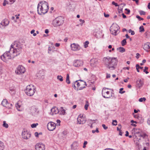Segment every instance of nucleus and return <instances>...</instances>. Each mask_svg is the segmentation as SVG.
I'll list each match as a JSON object with an SVG mask.
<instances>
[{
	"instance_id": "1",
	"label": "nucleus",
	"mask_w": 150,
	"mask_h": 150,
	"mask_svg": "<svg viewBox=\"0 0 150 150\" xmlns=\"http://www.w3.org/2000/svg\"><path fill=\"white\" fill-rule=\"evenodd\" d=\"M105 64L110 70H114L116 67L118 60L116 58L108 57L103 59Z\"/></svg>"
},
{
	"instance_id": "2",
	"label": "nucleus",
	"mask_w": 150,
	"mask_h": 150,
	"mask_svg": "<svg viewBox=\"0 0 150 150\" xmlns=\"http://www.w3.org/2000/svg\"><path fill=\"white\" fill-rule=\"evenodd\" d=\"M37 9L38 12L39 14H45L48 11V4L45 1H40L38 4Z\"/></svg>"
},
{
	"instance_id": "3",
	"label": "nucleus",
	"mask_w": 150,
	"mask_h": 150,
	"mask_svg": "<svg viewBox=\"0 0 150 150\" xmlns=\"http://www.w3.org/2000/svg\"><path fill=\"white\" fill-rule=\"evenodd\" d=\"M17 56L16 54H13L11 52V48L10 50L6 52L1 56V59L4 61H5L9 59H13L15 57Z\"/></svg>"
},
{
	"instance_id": "4",
	"label": "nucleus",
	"mask_w": 150,
	"mask_h": 150,
	"mask_svg": "<svg viewBox=\"0 0 150 150\" xmlns=\"http://www.w3.org/2000/svg\"><path fill=\"white\" fill-rule=\"evenodd\" d=\"M36 90L33 86L32 85L28 86L25 90V93L28 96H33Z\"/></svg>"
},
{
	"instance_id": "5",
	"label": "nucleus",
	"mask_w": 150,
	"mask_h": 150,
	"mask_svg": "<svg viewBox=\"0 0 150 150\" xmlns=\"http://www.w3.org/2000/svg\"><path fill=\"white\" fill-rule=\"evenodd\" d=\"M120 27L116 24H113L110 28L111 34L114 35H117L120 32Z\"/></svg>"
},
{
	"instance_id": "6",
	"label": "nucleus",
	"mask_w": 150,
	"mask_h": 150,
	"mask_svg": "<svg viewBox=\"0 0 150 150\" xmlns=\"http://www.w3.org/2000/svg\"><path fill=\"white\" fill-rule=\"evenodd\" d=\"M11 52H12L13 54L19 55L21 51L22 48L20 46H15L12 44L11 46Z\"/></svg>"
},
{
	"instance_id": "7",
	"label": "nucleus",
	"mask_w": 150,
	"mask_h": 150,
	"mask_svg": "<svg viewBox=\"0 0 150 150\" xmlns=\"http://www.w3.org/2000/svg\"><path fill=\"white\" fill-rule=\"evenodd\" d=\"M64 22L63 18L62 16H59L53 20L52 24L54 27L62 25Z\"/></svg>"
},
{
	"instance_id": "8",
	"label": "nucleus",
	"mask_w": 150,
	"mask_h": 150,
	"mask_svg": "<svg viewBox=\"0 0 150 150\" xmlns=\"http://www.w3.org/2000/svg\"><path fill=\"white\" fill-rule=\"evenodd\" d=\"M111 90L108 88H104L102 90V95L103 97L105 98H110L112 97V92L110 93V92L108 91V90Z\"/></svg>"
},
{
	"instance_id": "9",
	"label": "nucleus",
	"mask_w": 150,
	"mask_h": 150,
	"mask_svg": "<svg viewBox=\"0 0 150 150\" xmlns=\"http://www.w3.org/2000/svg\"><path fill=\"white\" fill-rule=\"evenodd\" d=\"M76 82L77 83V90H82L86 86V82L81 80L76 81Z\"/></svg>"
},
{
	"instance_id": "10",
	"label": "nucleus",
	"mask_w": 150,
	"mask_h": 150,
	"mask_svg": "<svg viewBox=\"0 0 150 150\" xmlns=\"http://www.w3.org/2000/svg\"><path fill=\"white\" fill-rule=\"evenodd\" d=\"M22 135L23 138L27 139L30 137L31 135L29 132L23 130L22 133Z\"/></svg>"
},
{
	"instance_id": "11",
	"label": "nucleus",
	"mask_w": 150,
	"mask_h": 150,
	"mask_svg": "<svg viewBox=\"0 0 150 150\" xmlns=\"http://www.w3.org/2000/svg\"><path fill=\"white\" fill-rule=\"evenodd\" d=\"M86 120L83 117V116L79 115L77 118V125H83L85 123Z\"/></svg>"
},
{
	"instance_id": "12",
	"label": "nucleus",
	"mask_w": 150,
	"mask_h": 150,
	"mask_svg": "<svg viewBox=\"0 0 150 150\" xmlns=\"http://www.w3.org/2000/svg\"><path fill=\"white\" fill-rule=\"evenodd\" d=\"M47 127L49 131H53L56 128V124L52 122H50L47 124Z\"/></svg>"
},
{
	"instance_id": "13",
	"label": "nucleus",
	"mask_w": 150,
	"mask_h": 150,
	"mask_svg": "<svg viewBox=\"0 0 150 150\" xmlns=\"http://www.w3.org/2000/svg\"><path fill=\"white\" fill-rule=\"evenodd\" d=\"M135 131L134 135L133 136V140L135 143L137 145H138L139 144V140H140L141 138L138 137V135L136 133V130L134 129Z\"/></svg>"
},
{
	"instance_id": "14",
	"label": "nucleus",
	"mask_w": 150,
	"mask_h": 150,
	"mask_svg": "<svg viewBox=\"0 0 150 150\" xmlns=\"http://www.w3.org/2000/svg\"><path fill=\"white\" fill-rule=\"evenodd\" d=\"M35 149L36 150H44L45 146L42 144H37L35 146Z\"/></svg>"
},
{
	"instance_id": "15",
	"label": "nucleus",
	"mask_w": 150,
	"mask_h": 150,
	"mask_svg": "<svg viewBox=\"0 0 150 150\" xmlns=\"http://www.w3.org/2000/svg\"><path fill=\"white\" fill-rule=\"evenodd\" d=\"M144 84L143 79H138L136 82V84L140 88Z\"/></svg>"
},
{
	"instance_id": "16",
	"label": "nucleus",
	"mask_w": 150,
	"mask_h": 150,
	"mask_svg": "<svg viewBox=\"0 0 150 150\" xmlns=\"http://www.w3.org/2000/svg\"><path fill=\"white\" fill-rule=\"evenodd\" d=\"M17 74L23 73L25 71V69L23 66H19L17 68Z\"/></svg>"
},
{
	"instance_id": "17",
	"label": "nucleus",
	"mask_w": 150,
	"mask_h": 150,
	"mask_svg": "<svg viewBox=\"0 0 150 150\" xmlns=\"http://www.w3.org/2000/svg\"><path fill=\"white\" fill-rule=\"evenodd\" d=\"M9 21L6 19H5L3 20L1 23H0V28H2L4 26H7L9 24Z\"/></svg>"
},
{
	"instance_id": "18",
	"label": "nucleus",
	"mask_w": 150,
	"mask_h": 150,
	"mask_svg": "<svg viewBox=\"0 0 150 150\" xmlns=\"http://www.w3.org/2000/svg\"><path fill=\"white\" fill-rule=\"evenodd\" d=\"M133 129H135L136 130V133H137V134L138 135V137H142L144 139L146 136V134L144 133H143L142 132L140 133L138 131H137V130H139V129H137L134 128Z\"/></svg>"
},
{
	"instance_id": "19",
	"label": "nucleus",
	"mask_w": 150,
	"mask_h": 150,
	"mask_svg": "<svg viewBox=\"0 0 150 150\" xmlns=\"http://www.w3.org/2000/svg\"><path fill=\"white\" fill-rule=\"evenodd\" d=\"M51 110V112H50V114L52 115H53L54 114H57L59 112V110H58V108L55 107H53L52 108Z\"/></svg>"
},
{
	"instance_id": "20",
	"label": "nucleus",
	"mask_w": 150,
	"mask_h": 150,
	"mask_svg": "<svg viewBox=\"0 0 150 150\" xmlns=\"http://www.w3.org/2000/svg\"><path fill=\"white\" fill-rule=\"evenodd\" d=\"M1 104L4 107H6L8 108H10L11 107L9 106V103H8V101L6 99H4L2 101Z\"/></svg>"
},
{
	"instance_id": "21",
	"label": "nucleus",
	"mask_w": 150,
	"mask_h": 150,
	"mask_svg": "<svg viewBox=\"0 0 150 150\" xmlns=\"http://www.w3.org/2000/svg\"><path fill=\"white\" fill-rule=\"evenodd\" d=\"M91 65L93 67L96 66V64L98 63V60L96 59H93L91 60Z\"/></svg>"
},
{
	"instance_id": "22",
	"label": "nucleus",
	"mask_w": 150,
	"mask_h": 150,
	"mask_svg": "<svg viewBox=\"0 0 150 150\" xmlns=\"http://www.w3.org/2000/svg\"><path fill=\"white\" fill-rule=\"evenodd\" d=\"M143 48L146 51L148 52V50L150 49V43L147 42L144 45Z\"/></svg>"
},
{
	"instance_id": "23",
	"label": "nucleus",
	"mask_w": 150,
	"mask_h": 150,
	"mask_svg": "<svg viewBox=\"0 0 150 150\" xmlns=\"http://www.w3.org/2000/svg\"><path fill=\"white\" fill-rule=\"evenodd\" d=\"M83 64V62L82 61L77 60L76 61V67H79Z\"/></svg>"
},
{
	"instance_id": "24",
	"label": "nucleus",
	"mask_w": 150,
	"mask_h": 150,
	"mask_svg": "<svg viewBox=\"0 0 150 150\" xmlns=\"http://www.w3.org/2000/svg\"><path fill=\"white\" fill-rule=\"evenodd\" d=\"M59 114L61 115H64L65 113V110H64L63 107L60 108L59 110Z\"/></svg>"
},
{
	"instance_id": "25",
	"label": "nucleus",
	"mask_w": 150,
	"mask_h": 150,
	"mask_svg": "<svg viewBox=\"0 0 150 150\" xmlns=\"http://www.w3.org/2000/svg\"><path fill=\"white\" fill-rule=\"evenodd\" d=\"M117 50H119L121 52H124L125 51V49L122 47H120L118 48Z\"/></svg>"
},
{
	"instance_id": "26",
	"label": "nucleus",
	"mask_w": 150,
	"mask_h": 150,
	"mask_svg": "<svg viewBox=\"0 0 150 150\" xmlns=\"http://www.w3.org/2000/svg\"><path fill=\"white\" fill-rule=\"evenodd\" d=\"M69 78V75L68 74H67V77L66 79V82L68 84H69L70 83Z\"/></svg>"
},
{
	"instance_id": "27",
	"label": "nucleus",
	"mask_w": 150,
	"mask_h": 150,
	"mask_svg": "<svg viewBox=\"0 0 150 150\" xmlns=\"http://www.w3.org/2000/svg\"><path fill=\"white\" fill-rule=\"evenodd\" d=\"M4 148V146L3 142L0 141V150H3Z\"/></svg>"
},
{
	"instance_id": "28",
	"label": "nucleus",
	"mask_w": 150,
	"mask_h": 150,
	"mask_svg": "<svg viewBox=\"0 0 150 150\" xmlns=\"http://www.w3.org/2000/svg\"><path fill=\"white\" fill-rule=\"evenodd\" d=\"M71 49L72 51H75V43H73L71 45Z\"/></svg>"
},
{
	"instance_id": "29",
	"label": "nucleus",
	"mask_w": 150,
	"mask_h": 150,
	"mask_svg": "<svg viewBox=\"0 0 150 150\" xmlns=\"http://www.w3.org/2000/svg\"><path fill=\"white\" fill-rule=\"evenodd\" d=\"M126 40V39H125L121 41V44L122 46H124L125 45H126L127 43Z\"/></svg>"
},
{
	"instance_id": "30",
	"label": "nucleus",
	"mask_w": 150,
	"mask_h": 150,
	"mask_svg": "<svg viewBox=\"0 0 150 150\" xmlns=\"http://www.w3.org/2000/svg\"><path fill=\"white\" fill-rule=\"evenodd\" d=\"M3 126L6 128H7L8 127V125L6 123V122L5 121H3Z\"/></svg>"
},
{
	"instance_id": "31",
	"label": "nucleus",
	"mask_w": 150,
	"mask_h": 150,
	"mask_svg": "<svg viewBox=\"0 0 150 150\" xmlns=\"http://www.w3.org/2000/svg\"><path fill=\"white\" fill-rule=\"evenodd\" d=\"M57 78L58 80H59L61 81H63V77L61 76H57Z\"/></svg>"
},
{
	"instance_id": "32",
	"label": "nucleus",
	"mask_w": 150,
	"mask_h": 150,
	"mask_svg": "<svg viewBox=\"0 0 150 150\" xmlns=\"http://www.w3.org/2000/svg\"><path fill=\"white\" fill-rule=\"evenodd\" d=\"M133 115L134 116V117L138 119H140L142 118L139 116L138 115H135L134 113H133Z\"/></svg>"
},
{
	"instance_id": "33",
	"label": "nucleus",
	"mask_w": 150,
	"mask_h": 150,
	"mask_svg": "<svg viewBox=\"0 0 150 150\" xmlns=\"http://www.w3.org/2000/svg\"><path fill=\"white\" fill-rule=\"evenodd\" d=\"M89 42L88 41H86L84 43V47L85 48L88 47V45L89 44Z\"/></svg>"
},
{
	"instance_id": "34",
	"label": "nucleus",
	"mask_w": 150,
	"mask_h": 150,
	"mask_svg": "<svg viewBox=\"0 0 150 150\" xmlns=\"http://www.w3.org/2000/svg\"><path fill=\"white\" fill-rule=\"evenodd\" d=\"M144 31V29L143 26L142 25L139 27V32H143Z\"/></svg>"
},
{
	"instance_id": "35",
	"label": "nucleus",
	"mask_w": 150,
	"mask_h": 150,
	"mask_svg": "<svg viewBox=\"0 0 150 150\" xmlns=\"http://www.w3.org/2000/svg\"><path fill=\"white\" fill-rule=\"evenodd\" d=\"M117 121L116 120H113L112 125H113L116 126L117 125Z\"/></svg>"
},
{
	"instance_id": "36",
	"label": "nucleus",
	"mask_w": 150,
	"mask_h": 150,
	"mask_svg": "<svg viewBox=\"0 0 150 150\" xmlns=\"http://www.w3.org/2000/svg\"><path fill=\"white\" fill-rule=\"evenodd\" d=\"M146 99L145 98H141L139 99V101L140 102H142L143 101H145Z\"/></svg>"
},
{
	"instance_id": "37",
	"label": "nucleus",
	"mask_w": 150,
	"mask_h": 150,
	"mask_svg": "<svg viewBox=\"0 0 150 150\" xmlns=\"http://www.w3.org/2000/svg\"><path fill=\"white\" fill-rule=\"evenodd\" d=\"M88 101H86V103L84 106L85 109L86 110H87L88 108Z\"/></svg>"
},
{
	"instance_id": "38",
	"label": "nucleus",
	"mask_w": 150,
	"mask_h": 150,
	"mask_svg": "<svg viewBox=\"0 0 150 150\" xmlns=\"http://www.w3.org/2000/svg\"><path fill=\"white\" fill-rule=\"evenodd\" d=\"M38 125V123L33 124L31 125V127L33 128H35Z\"/></svg>"
},
{
	"instance_id": "39",
	"label": "nucleus",
	"mask_w": 150,
	"mask_h": 150,
	"mask_svg": "<svg viewBox=\"0 0 150 150\" xmlns=\"http://www.w3.org/2000/svg\"><path fill=\"white\" fill-rule=\"evenodd\" d=\"M81 48L80 46L78 44H76V50H79Z\"/></svg>"
},
{
	"instance_id": "40",
	"label": "nucleus",
	"mask_w": 150,
	"mask_h": 150,
	"mask_svg": "<svg viewBox=\"0 0 150 150\" xmlns=\"http://www.w3.org/2000/svg\"><path fill=\"white\" fill-rule=\"evenodd\" d=\"M95 132H96L97 133L99 132V131L98 130V128H96V130H92V133H94Z\"/></svg>"
},
{
	"instance_id": "41",
	"label": "nucleus",
	"mask_w": 150,
	"mask_h": 150,
	"mask_svg": "<svg viewBox=\"0 0 150 150\" xmlns=\"http://www.w3.org/2000/svg\"><path fill=\"white\" fill-rule=\"evenodd\" d=\"M123 90V88H120V89L119 91V93H121V94L124 93L125 92V91H122Z\"/></svg>"
},
{
	"instance_id": "42",
	"label": "nucleus",
	"mask_w": 150,
	"mask_h": 150,
	"mask_svg": "<svg viewBox=\"0 0 150 150\" xmlns=\"http://www.w3.org/2000/svg\"><path fill=\"white\" fill-rule=\"evenodd\" d=\"M139 14L140 15H145V12L142 11H139Z\"/></svg>"
},
{
	"instance_id": "43",
	"label": "nucleus",
	"mask_w": 150,
	"mask_h": 150,
	"mask_svg": "<svg viewBox=\"0 0 150 150\" xmlns=\"http://www.w3.org/2000/svg\"><path fill=\"white\" fill-rule=\"evenodd\" d=\"M8 4V1L6 0H4V2L3 3V5L4 6H5L6 4Z\"/></svg>"
},
{
	"instance_id": "44",
	"label": "nucleus",
	"mask_w": 150,
	"mask_h": 150,
	"mask_svg": "<svg viewBox=\"0 0 150 150\" xmlns=\"http://www.w3.org/2000/svg\"><path fill=\"white\" fill-rule=\"evenodd\" d=\"M79 21L81 22V23H80V25L82 26L83 23L85 22V21L84 20H82L81 19H80L79 20Z\"/></svg>"
},
{
	"instance_id": "45",
	"label": "nucleus",
	"mask_w": 150,
	"mask_h": 150,
	"mask_svg": "<svg viewBox=\"0 0 150 150\" xmlns=\"http://www.w3.org/2000/svg\"><path fill=\"white\" fill-rule=\"evenodd\" d=\"M136 17L137 18L139 19V21L143 20H144L143 18H141L138 15H137Z\"/></svg>"
},
{
	"instance_id": "46",
	"label": "nucleus",
	"mask_w": 150,
	"mask_h": 150,
	"mask_svg": "<svg viewBox=\"0 0 150 150\" xmlns=\"http://www.w3.org/2000/svg\"><path fill=\"white\" fill-rule=\"evenodd\" d=\"M87 142L86 141H85L83 143V148H85L86 147V145L87 144Z\"/></svg>"
},
{
	"instance_id": "47",
	"label": "nucleus",
	"mask_w": 150,
	"mask_h": 150,
	"mask_svg": "<svg viewBox=\"0 0 150 150\" xmlns=\"http://www.w3.org/2000/svg\"><path fill=\"white\" fill-rule=\"evenodd\" d=\"M112 4L113 5H115V6H118V5L117 4V3L115 2L114 1H112Z\"/></svg>"
},
{
	"instance_id": "48",
	"label": "nucleus",
	"mask_w": 150,
	"mask_h": 150,
	"mask_svg": "<svg viewBox=\"0 0 150 150\" xmlns=\"http://www.w3.org/2000/svg\"><path fill=\"white\" fill-rule=\"evenodd\" d=\"M102 126L105 129H108V127L106 126L105 124H102Z\"/></svg>"
},
{
	"instance_id": "49",
	"label": "nucleus",
	"mask_w": 150,
	"mask_h": 150,
	"mask_svg": "<svg viewBox=\"0 0 150 150\" xmlns=\"http://www.w3.org/2000/svg\"><path fill=\"white\" fill-rule=\"evenodd\" d=\"M62 134L64 135H66L67 134V131H64L63 132Z\"/></svg>"
},
{
	"instance_id": "50",
	"label": "nucleus",
	"mask_w": 150,
	"mask_h": 150,
	"mask_svg": "<svg viewBox=\"0 0 150 150\" xmlns=\"http://www.w3.org/2000/svg\"><path fill=\"white\" fill-rule=\"evenodd\" d=\"M16 106L17 109H18V108H20L21 106L18 104L17 103V104L16 105Z\"/></svg>"
},
{
	"instance_id": "51",
	"label": "nucleus",
	"mask_w": 150,
	"mask_h": 150,
	"mask_svg": "<svg viewBox=\"0 0 150 150\" xmlns=\"http://www.w3.org/2000/svg\"><path fill=\"white\" fill-rule=\"evenodd\" d=\"M125 10L127 11V14H129V13L130 12V10L129 9H128L127 8L125 9Z\"/></svg>"
},
{
	"instance_id": "52",
	"label": "nucleus",
	"mask_w": 150,
	"mask_h": 150,
	"mask_svg": "<svg viewBox=\"0 0 150 150\" xmlns=\"http://www.w3.org/2000/svg\"><path fill=\"white\" fill-rule=\"evenodd\" d=\"M35 135L36 137H38L39 134L38 132H35Z\"/></svg>"
},
{
	"instance_id": "53",
	"label": "nucleus",
	"mask_w": 150,
	"mask_h": 150,
	"mask_svg": "<svg viewBox=\"0 0 150 150\" xmlns=\"http://www.w3.org/2000/svg\"><path fill=\"white\" fill-rule=\"evenodd\" d=\"M104 16L105 17H109V15L108 14H106L105 13H104Z\"/></svg>"
},
{
	"instance_id": "54",
	"label": "nucleus",
	"mask_w": 150,
	"mask_h": 150,
	"mask_svg": "<svg viewBox=\"0 0 150 150\" xmlns=\"http://www.w3.org/2000/svg\"><path fill=\"white\" fill-rule=\"evenodd\" d=\"M9 1L11 2V4H12L15 2L16 0H9Z\"/></svg>"
},
{
	"instance_id": "55",
	"label": "nucleus",
	"mask_w": 150,
	"mask_h": 150,
	"mask_svg": "<svg viewBox=\"0 0 150 150\" xmlns=\"http://www.w3.org/2000/svg\"><path fill=\"white\" fill-rule=\"evenodd\" d=\"M140 55V54H139V53H137L136 54V57L137 59H138L139 57V56Z\"/></svg>"
},
{
	"instance_id": "56",
	"label": "nucleus",
	"mask_w": 150,
	"mask_h": 150,
	"mask_svg": "<svg viewBox=\"0 0 150 150\" xmlns=\"http://www.w3.org/2000/svg\"><path fill=\"white\" fill-rule=\"evenodd\" d=\"M125 136L126 137L129 136V132L127 131H126V134H125Z\"/></svg>"
},
{
	"instance_id": "57",
	"label": "nucleus",
	"mask_w": 150,
	"mask_h": 150,
	"mask_svg": "<svg viewBox=\"0 0 150 150\" xmlns=\"http://www.w3.org/2000/svg\"><path fill=\"white\" fill-rule=\"evenodd\" d=\"M122 17L123 18H126V16L123 13H122Z\"/></svg>"
},
{
	"instance_id": "58",
	"label": "nucleus",
	"mask_w": 150,
	"mask_h": 150,
	"mask_svg": "<svg viewBox=\"0 0 150 150\" xmlns=\"http://www.w3.org/2000/svg\"><path fill=\"white\" fill-rule=\"evenodd\" d=\"M57 123H59V125H60V121L59 120H57Z\"/></svg>"
},
{
	"instance_id": "59",
	"label": "nucleus",
	"mask_w": 150,
	"mask_h": 150,
	"mask_svg": "<svg viewBox=\"0 0 150 150\" xmlns=\"http://www.w3.org/2000/svg\"><path fill=\"white\" fill-rule=\"evenodd\" d=\"M60 45V44L59 43H56L55 44V46L56 47H59Z\"/></svg>"
},
{
	"instance_id": "60",
	"label": "nucleus",
	"mask_w": 150,
	"mask_h": 150,
	"mask_svg": "<svg viewBox=\"0 0 150 150\" xmlns=\"http://www.w3.org/2000/svg\"><path fill=\"white\" fill-rule=\"evenodd\" d=\"M122 132L121 131V130H120L119 131V134L120 135H121V136H122Z\"/></svg>"
},
{
	"instance_id": "61",
	"label": "nucleus",
	"mask_w": 150,
	"mask_h": 150,
	"mask_svg": "<svg viewBox=\"0 0 150 150\" xmlns=\"http://www.w3.org/2000/svg\"><path fill=\"white\" fill-rule=\"evenodd\" d=\"M147 7L149 9H150V2L148 3Z\"/></svg>"
},
{
	"instance_id": "62",
	"label": "nucleus",
	"mask_w": 150,
	"mask_h": 150,
	"mask_svg": "<svg viewBox=\"0 0 150 150\" xmlns=\"http://www.w3.org/2000/svg\"><path fill=\"white\" fill-rule=\"evenodd\" d=\"M49 32V31H48V30L47 29H46L45 30V33H46V34H47Z\"/></svg>"
},
{
	"instance_id": "63",
	"label": "nucleus",
	"mask_w": 150,
	"mask_h": 150,
	"mask_svg": "<svg viewBox=\"0 0 150 150\" xmlns=\"http://www.w3.org/2000/svg\"><path fill=\"white\" fill-rule=\"evenodd\" d=\"M35 31V30H33L31 31L30 33L31 34L33 33H34Z\"/></svg>"
},
{
	"instance_id": "64",
	"label": "nucleus",
	"mask_w": 150,
	"mask_h": 150,
	"mask_svg": "<svg viewBox=\"0 0 150 150\" xmlns=\"http://www.w3.org/2000/svg\"><path fill=\"white\" fill-rule=\"evenodd\" d=\"M104 150H114L113 149H112L108 148V149H106Z\"/></svg>"
}]
</instances>
